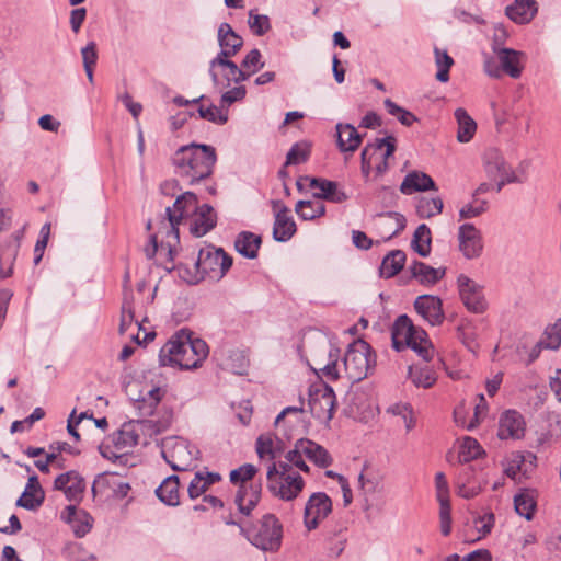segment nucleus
<instances>
[{"label": "nucleus", "mask_w": 561, "mask_h": 561, "mask_svg": "<svg viewBox=\"0 0 561 561\" xmlns=\"http://www.w3.org/2000/svg\"><path fill=\"white\" fill-rule=\"evenodd\" d=\"M70 476L69 485H67V499L69 501H77L84 491V480L77 471L73 470L70 471Z\"/></svg>", "instance_id": "nucleus-55"}, {"label": "nucleus", "mask_w": 561, "mask_h": 561, "mask_svg": "<svg viewBox=\"0 0 561 561\" xmlns=\"http://www.w3.org/2000/svg\"><path fill=\"white\" fill-rule=\"evenodd\" d=\"M485 205H486V202H484V201L466 204L459 210L460 220L470 219V218L480 216L481 214H483L485 211V209H486Z\"/></svg>", "instance_id": "nucleus-58"}, {"label": "nucleus", "mask_w": 561, "mask_h": 561, "mask_svg": "<svg viewBox=\"0 0 561 561\" xmlns=\"http://www.w3.org/2000/svg\"><path fill=\"white\" fill-rule=\"evenodd\" d=\"M472 469L471 467H467L463 469L461 473H459L457 479V494L463 499H472L478 495L482 486L480 483H476L471 481Z\"/></svg>", "instance_id": "nucleus-38"}, {"label": "nucleus", "mask_w": 561, "mask_h": 561, "mask_svg": "<svg viewBox=\"0 0 561 561\" xmlns=\"http://www.w3.org/2000/svg\"><path fill=\"white\" fill-rule=\"evenodd\" d=\"M311 413L317 419L331 420L335 410V394L331 387L324 386L317 391L309 400Z\"/></svg>", "instance_id": "nucleus-19"}, {"label": "nucleus", "mask_w": 561, "mask_h": 561, "mask_svg": "<svg viewBox=\"0 0 561 561\" xmlns=\"http://www.w3.org/2000/svg\"><path fill=\"white\" fill-rule=\"evenodd\" d=\"M507 37H508V33L503 25L499 24V25L494 26L493 38H492V50L494 54L500 51L501 49H506V47H504V44H505Z\"/></svg>", "instance_id": "nucleus-64"}, {"label": "nucleus", "mask_w": 561, "mask_h": 561, "mask_svg": "<svg viewBox=\"0 0 561 561\" xmlns=\"http://www.w3.org/2000/svg\"><path fill=\"white\" fill-rule=\"evenodd\" d=\"M385 107L390 115L396 116L404 126H411L417 119L413 113L402 108L390 99L385 100Z\"/></svg>", "instance_id": "nucleus-51"}, {"label": "nucleus", "mask_w": 561, "mask_h": 561, "mask_svg": "<svg viewBox=\"0 0 561 561\" xmlns=\"http://www.w3.org/2000/svg\"><path fill=\"white\" fill-rule=\"evenodd\" d=\"M186 220L190 232L195 237H203L213 230L217 222V215L208 204L198 206L197 197L192 192H185L178 196L172 207L165 208L161 217L162 229L168 240H162V248L165 245L169 253L180 243L179 225Z\"/></svg>", "instance_id": "nucleus-1"}, {"label": "nucleus", "mask_w": 561, "mask_h": 561, "mask_svg": "<svg viewBox=\"0 0 561 561\" xmlns=\"http://www.w3.org/2000/svg\"><path fill=\"white\" fill-rule=\"evenodd\" d=\"M371 368L370 346L363 340L351 344L343 358V371L351 382H357L367 377Z\"/></svg>", "instance_id": "nucleus-11"}, {"label": "nucleus", "mask_w": 561, "mask_h": 561, "mask_svg": "<svg viewBox=\"0 0 561 561\" xmlns=\"http://www.w3.org/2000/svg\"><path fill=\"white\" fill-rule=\"evenodd\" d=\"M206 342L193 337L186 330H180L161 347L159 362L161 366H178L181 369H194L208 356Z\"/></svg>", "instance_id": "nucleus-2"}, {"label": "nucleus", "mask_w": 561, "mask_h": 561, "mask_svg": "<svg viewBox=\"0 0 561 561\" xmlns=\"http://www.w3.org/2000/svg\"><path fill=\"white\" fill-rule=\"evenodd\" d=\"M220 365L224 369L237 375H243L249 367V359L244 351L229 348L221 353Z\"/></svg>", "instance_id": "nucleus-31"}, {"label": "nucleus", "mask_w": 561, "mask_h": 561, "mask_svg": "<svg viewBox=\"0 0 561 561\" xmlns=\"http://www.w3.org/2000/svg\"><path fill=\"white\" fill-rule=\"evenodd\" d=\"M443 201L440 197H421L416 204V213L421 218H431L442 213Z\"/></svg>", "instance_id": "nucleus-42"}, {"label": "nucleus", "mask_w": 561, "mask_h": 561, "mask_svg": "<svg viewBox=\"0 0 561 561\" xmlns=\"http://www.w3.org/2000/svg\"><path fill=\"white\" fill-rule=\"evenodd\" d=\"M134 322V310L129 296L126 294L124 297L119 323V333L124 334Z\"/></svg>", "instance_id": "nucleus-56"}, {"label": "nucleus", "mask_w": 561, "mask_h": 561, "mask_svg": "<svg viewBox=\"0 0 561 561\" xmlns=\"http://www.w3.org/2000/svg\"><path fill=\"white\" fill-rule=\"evenodd\" d=\"M332 512V500L324 492L312 493L305 504L304 526L308 531L314 530Z\"/></svg>", "instance_id": "nucleus-14"}, {"label": "nucleus", "mask_w": 561, "mask_h": 561, "mask_svg": "<svg viewBox=\"0 0 561 561\" xmlns=\"http://www.w3.org/2000/svg\"><path fill=\"white\" fill-rule=\"evenodd\" d=\"M457 286L461 301L470 312L483 313L486 310L483 289L477 282L461 274L457 277Z\"/></svg>", "instance_id": "nucleus-15"}, {"label": "nucleus", "mask_w": 561, "mask_h": 561, "mask_svg": "<svg viewBox=\"0 0 561 561\" xmlns=\"http://www.w3.org/2000/svg\"><path fill=\"white\" fill-rule=\"evenodd\" d=\"M358 485L364 495L373 494L380 486V479L376 476L360 473L358 476Z\"/></svg>", "instance_id": "nucleus-57"}, {"label": "nucleus", "mask_w": 561, "mask_h": 561, "mask_svg": "<svg viewBox=\"0 0 561 561\" xmlns=\"http://www.w3.org/2000/svg\"><path fill=\"white\" fill-rule=\"evenodd\" d=\"M515 511L526 519H531L536 507L534 496L528 491L520 492L514 497Z\"/></svg>", "instance_id": "nucleus-43"}, {"label": "nucleus", "mask_w": 561, "mask_h": 561, "mask_svg": "<svg viewBox=\"0 0 561 561\" xmlns=\"http://www.w3.org/2000/svg\"><path fill=\"white\" fill-rule=\"evenodd\" d=\"M257 472L255 466L251 463L242 465L241 467L231 470L230 472V481L234 484H249L253 482L252 479Z\"/></svg>", "instance_id": "nucleus-52"}, {"label": "nucleus", "mask_w": 561, "mask_h": 561, "mask_svg": "<svg viewBox=\"0 0 561 561\" xmlns=\"http://www.w3.org/2000/svg\"><path fill=\"white\" fill-rule=\"evenodd\" d=\"M435 64L438 68L436 79L439 82H447L449 80V69L454 65L453 58L447 54L446 50L439 48L434 49Z\"/></svg>", "instance_id": "nucleus-46"}, {"label": "nucleus", "mask_w": 561, "mask_h": 561, "mask_svg": "<svg viewBox=\"0 0 561 561\" xmlns=\"http://www.w3.org/2000/svg\"><path fill=\"white\" fill-rule=\"evenodd\" d=\"M216 160L214 147L195 142L180 147L172 158L175 173L190 185L210 176Z\"/></svg>", "instance_id": "nucleus-3"}, {"label": "nucleus", "mask_w": 561, "mask_h": 561, "mask_svg": "<svg viewBox=\"0 0 561 561\" xmlns=\"http://www.w3.org/2000/svg\"><path fill=\"white\" fill-rule=\"evenodd\" d=\"M255 449L261 460L273 461L285 451L286 443L275 434L265 433L257 437Z\"/></svg>", "instance_id": "nucleus-22"}, {"label": "nucleus", "mask_w": 561, "mask_h": 561, "mask_svg": "<svg viewBox=\"0 0 561 561\" xmlns=\"http://www.w3.org/2000/svg\"><path fill=\"white\" fill-rule=\"evenodd\" d=\"M230 57H215L209 64V73L217 88H228L231 82H242L249 78V73L229 60Z\"/></svg>", "instance_id": "nucleus-12"}, {"label": "nucleus", "mask_w": 561, "mask_h": 561, "mask_svg": "<svg viewBox=\"0 0 561 561\" xmlns=\"http://www.w3.org/2000/svg\"><path fill=\"white\" fill-rule=\"evenodd\" d=\"M539 345L553 351L561 346V319L547 327Z\"/></svg>", "instance_id": "nucleus-44"}, {"label": "nucleus", "mask_w": 561, "mask_h": 561, "mask_svg": "<svg viewBox=\"0 0 561 561\" xmlns=\"http://www.w3.org/2000/svg\"><path fill=\"white\" fill-rule=\"evenodd\" d=\"M405 253L401 250H393L388 253L382 260L380 266V274L386 278L393 277L397 275L404 265Z\"/></svg>", "instance_id": "nucleus-37"}, {"label": "nucleus", "mask_w": 561, "mask_h": 561, "mask_svg": "<svg viewBox=\"0 0 561 561\" xmlns=\"http://www.w3.org/2000/svg\"><path fill=\"white\" fill-rule=\"evenodd\" d=\"M411 274L423 285H434L445 275V268H434L423 262L410 266Z\"/></svg>", "instance_id": "nucleus-35"}, {"label": "nucleus", "mask_w": 561, "mask_h": 561, "mask_svg": "<svg viewBox=\"0 0 561 561\" xmlns=\"http://www.w3.org/2000/svg\"><path fill=\"white\" fill-rule=\"evenodd\" d=\"M301 348L306 354L309 366L320 376L330 381L342 377L339 366L340 350L331 344L329 339L313 332L302 340Z\"/></svg>", "instance_id": "nucleus-4"}, {"label": "nucleus", "mask_w": 561, "mask_h": 561, "mask_svg": "<svg viewBox=\"0 0 561 561\" xmlns=\"http://www.w3.org/2000/svg\"><path fill=\"white\" fill-rule=\"evenodd\" d=\"M481 451V446L477 439L472 437H465L458 454L459 461L467 463L480 456Z\"/></svg>", "instance_id": "nucleus-47"}, {"label": "nucleus", "mask_w": 561, "mask_h": 561, "mask_svg": "<svg viewBox=\"0 0 561 561\" xmlns=\"http://www.w3.org/2000/svg\"><path fill=\"white\" fill-rule=\"evenodd\" d=\"M62 518L70 525L78 538L85 536L91 530L92 518L83 510H77L75 506L69 505L65 508Z\"/></svg>", "instance_id": "nucleus-26"}, {"label": "nucleus", "mask_w": 561, "mask_h": 561, "mask_svg": "<svg viewBox=\"0 0 561 561\" xmlns=\"http://www.w3.org/2000/svg\"><path fill=\"white\" fill-rule=\"evenodd\" d=\"M310 156V146L308 142L295 144L286 156L285 167L291 164H300L308 160Z\"/></svg>", "instance_id": "nucleus-49"}, {"label": "nucleus", "mask_w": 561, "mask_h": 561, "mask_svg": "<svg viewBox=\"0 0 561 561\" xmlns=\"http://www.w3.org/2000/svg\"><path fill=\"white\" fill-rule=\"evenodd\" d=\"M180 482L178 476H170L156 490V494L161 502L170 506H176L180 503L179 493Z\"/></svg>", "instance_id": "nucleus-34"}, {"label": "nucleus", "mask_w": 561, "mask_h": 561, "mask_svg": "<svg viewBox=\"0 0 561 561\" xmlns=\"http://www.w3.org/2000/svg\"><path fill=\"white\" fill-rule=\"evenodd\" d=\"M526 422L520 412L508 409L499 419L497 436L500 439H520L525 435Z\"/></svg>", "instance_id": "nucleus-17"}, {"label": "nucleus", "mask_w": 561, "mask_h": 561, "mask_svg": "<svg viewBox=\"0 0 561 561\" xmlns=\"http://www.w3.org/2000/svg\"><path fill=\"white\" fill-rule=\"evenodd\" d=\"M262 55L259 49L254 48L248 53L241 62V69L249 73V77L257 72L264 67V62L261 60Z\"/></svg>", "instance_id": "nucleus-53"}, {"label": "nucleus", "mask_w": 561, "mask_h": 561, "mask_svg": "<svg viewBox=\"0 0 561 561\" xmlns=\"http://www.w3.org/2000/svg\"><path fill=\"white\" fill-rule=\"evenodd\" d=\"M261 243L262 240L260 236L250 231H242L234 241V248L244 257L255 259Z\"/></svg>", "instance_id": "nucleus-33"}, {"label": "nucleus", "mask_w": 561, "mask_h": 561, "mask_svg": "<svg viewBox=\"0 0 561 561\" xmlns=\"http://www.w3.org/2000/svg\"><path fill=\"white\" fill-rule=\"evenodd\" d=\"M310 186L319 188L320 193H316L317 198L327 199L333 203H342L346 201L347 196L343 191L337 188V184L333 181L324 179H310Z\"/></svg>", "instance_id": "nucleus-32"}, {"label": "nucleus", "mask_w": 561, "mask_h": 561, "mask_svg": "<svg viewBox=\"0 0 561 561\" xmlns=\"http://www.w3.org/2000/svg\"><path fill=\"white\" fill-rule=\"evenodd\" d=\"M431 230L425 225H420L414 231L412 239V248L415 252H417L421 256L426 257L431 252Z\"/></svg>", "instance_id": "nucleus-40"}, {"label": "nucleus", "mask_w": 561, "mask_h": 561, "mask_svg": "<svg viewBox=\"0 0 561 561\" xmlns=\"http://www.w3.org/2000/svg\"><path fill=\"white\" fill-rule=\"evenodd\" d=\"M524 461H525V456L524 455H522L519 453L513 454L507 459V465H506V468H505L506 476L512 478V479H516L517 474L522 470V466H523Z\"/></svg>", "instance_id": "nucleus-60"}, {"label": "nucleus", "mask_w": 561, "mask_h": 561, "mask_svg": "<svg viewBox=\"0 0 561 561\" xmlns=\"http://www.w3.org/2000/svg\"><path fill=\"white\" fill-rule=\"evenodd\" d=\"M295 232L296 224L289 215V209L286 206H282L275 215L273 238L278 242H286L291 239Z\"/></svg>", "instance_id": "nucleus-27"}, {"label": "nucleus", "mask_w": 561, "mask_h": 561, "mask_svg": "<svg viewBox=\"0 0 561 561\" xmlns=\"http://www.w3.org/2000/svg\"><path fill=\"white\" fill-rule=\"evenodd\" d=\"M537 13V3L535 0H515L506 8V15L518 24L530 22Z\"/></svg>", "instance_id": "nucleus-30"}, {"label": "nucleus", "mask_w": 561, "mask_h": 561, "mask_svg": "<svg viewBox=\"0 0 561 561\" xmlns=\"http://www.w3.org/2000/svg\"><path fill=\"white\" fill-rule=\"evenodd\" d=\"M409 378L419 388H431L436 382L435 373L427 367H409Z\"/></svg>", "instance_id": "nucleus-41"}, {"label": "nucleus", "mask_w": 561, "mask_h": 561, "mask_svg": "<svg viewBox=\"0 0 561 561\" xmlns=\"http://www.w3.org/2000/svg\"><path fill=\"white\" fill-rule=\"evenodd\" d=\"M295 211L304 220H312L324 215L325 206L319 201H299Z\"/></svg>", "instance_id": "nucleus-39"}, {"label": "nucleus", "mask_w": 561, "mask_h": 561, "mask_svg": "<svg viewBox=\"0 0 561 561\" xmlns=\"http://www.w3.org/2000/svg\"><path fill=\"white\" fill-rule=\"evenodd\" d=\"M248 540L265 552H277L282 546L283 525L273 514H265L257 525L247 530Z\"/></svg>", "instance_id": "nucleus-8"}, {"label": "nucleus", "mask_w": 561, "mask_h": 561, "mask_svg": "<svg viewBox=\"0 0 561 561\" xmlns=\"http://www.w3.org/2000/svg\"><path fill=\"white\" fill-rule=\"evenodd\" d=\"M162 229V222L159 221V227L157 231L150 237L149 244L145 248V254L148 259H152L156 253L160 251H165L168 255L172 256L173 253H169L168 248L164 245L162 248V240L165 242L168 240L165 232L160 233V230ZM175 251V248L172 252Z\"/></svg>", "instance_id": "nucleus-48"}, {"label": "nucleus", "mask_w": 561, "mask_h": 561, "mask_svg": "<svg viewBox=\"0 0 561 561\" xmlns=\"http://www.w3.org/2000/svg\"><path fill=\"white\" fill-rule=\"evenodd\" d=\"M231 265L232 259L222 249H216L211 245L202 248L194 264L195 274L187 282L196 284L205 277L219 280L226 275Z\"/></svg>", "instance_id": "nucleus-6"}, {"label": "nucleus", "mask_w": 561, "mask_h": 561, "mask_svg": "<svg viewBox=\"0 0 561 561\" xmlns=\"http://www.w3.org/2000/svg\"><path fill=\"white\" fill-rule=\"evenodd\" d=\"M454 115L458 124L457 140L461 144L469 142L477 131L476 122L462 107L457 108Z\"/></svg>", "instance_id": "nucleus-36"}, {"label": "nucleus", "mask_w": 561, "mask_h": 561, "mask_svg": "<svg viewBox=\"0 0 561 561\" xmlns=\"http://www.w3.org/2000/svg\"><path fill=\"white\" fill-rule=\"evenodd\" d=\"M304 458L309 459L320 468H327L332 463V457L328 450L321 445L307 438H300L295 443L291 450L285 455V459L304 472H309L310 468Z\"/></svg>", "instance_id": "nucleus-9"}, {"label": "nucleus", "mask_w": 561, "mask_h": 561, "mask_svg": "<svg viewBox=\"0 0 561 561\" xmlns=\"http://www.w3.org/2000/svg\"><path fill=\"white\" fill-rule=\"evenodd\" d=\"M218 43L220 53L216 57H232L242 47L243 39L228 23H221L218 27Z\"/></svg>", "instance_id": "nucleus-23"}, {"label": "nucleus", "mask_w": 561, "mask_h": 561, "mask_svg": "<svg viewBox=\"0 0 561 561\" xmlns=\"http://www.w3.org/2000/svg\"><path fill=\"white\" fill-rule=\"evenodd\" d=\"M392 345L397 351L404 346L412 348L424 360L430 362L434 355V348L427 337V333L412 324L408 316H400L392 328Z\"/></svg>", "instance_id": "nucleus-5"}, {"label": "nucleus", "mask_w": 561, "mask_h": 561, "mask_svg": "<svg viewBox=\"0 0 561 561\" xmlns=\"http://www.w3.org/2000/svg\"><path fill=\"white\" fill-rule=\"evenodd\" d=\"M276 469L274 466L267 467V486L270 491L283 501L295 500L304 490L305 481L300 474L276 477L274 479Z\"/></svg>", "instance_id": "nucleus-13"}, {"label": "nucleus", "mask_w": 561, "mask_h": 561, "mask_svg": "<svg viewBox=\"0 0 561 561\" xmlns=\"http://www.w3.org/2000/svg\"><path fill=\"white\" fill-rule=\"evenodd\" d=\"M495 517L493 513H485L474 518L473 525L481 537L489 535L494 526Z\"/></svg>", "instance_id": "nucleus-59"}, {"label": "nucleus", "mask_w": 561, "mask_h": 561, "mask_svg": "<svg viewBox=\"0 0 561 561\" xmlns=\"http://www.w3.org/2000/svg\"><path fill=\"white\" fill-rule=\"evenodd\" d=\"M262 485L260 482H250L249 484H240L236 495V503L240 513L249 515L257 505L261 499Z\"/></svg>", "instance_id": "nucleus-25"}, {"label": "nucleus", "mask_w": 561, "mask_h": 561, "mask_svg": "<svg viewBox=\"0 0 561 561\" xmlns=\"http://www.w3.org/2000/svg\"><path fill=\"white\" fill-rule=\"evenodd\" d=\"M83 68L95 67L98 61V50L95 42H90L81 49Z\"/></svg>", "instance_id": "nucleus-62"}, {"label": "nucleus", "mask_w": 561, "mask_h": 561, "mask_svg": "<svg viewBox=\"0 0 561 561\" xmlns=\"http://www.w3.org/2000/svg\"><path fill=\"white\" fill-rule=\"evenodd\" d=\"M248 24L253 34L257 36H263L271 30L270 18L265 14H257L254 10L249 12Z\"/></svg>", "instance_id": "nucleus-50"}, {"label": "nucleus", "mask_w": 561, "mask_h": 561, "mask_svg": "<svg viewBox=\"0 0 561 561\" xmlns=\"http://www.w3.org/2000/svg\"><path fill=\"white\" fill-rule=\"evenodd\" d=\"M414 308L431 325H439L445 319L443 302L437 296H419L414 301Z\"/></svg>", "instance_id": "nucleus-18"}, {"label": "nucleus", "mask_w": 561, "mask_h": 561, "mask_svg": "<svg viewBox=\"0 0 561 561\" xmlns=\"http://www.w3.org/2000/svg\"><path fill=\"white\" fill-rule=\"evenodd\" d=\"M482 168L485 178L494 183L496 192H501L506 184L524 183L526 175L517 174L506 161L504 154L494 147H490L482 153Z\"/></svg>", "instance_id": "nucleus-7"}, {"label": "nucleus", "mask_w": 561, "mask_h": 561, "mask_svg": "<svg viewBox=\"0 0 561 561\" xmlns=\"http://www.w3.org/2000/svg\"><path fill=\"white\" fill-rule=\"evenodd\" d=\"M387 412L391 413L392 415L401 417L408 432L414 428L416 420L413 413V409L409 403L397 402L394 404H391L387 409Z\"/></svg>", "instance_id": "nucleus-45"}, {"label": "nucleus", "mask_w": 561, "mask_h": 561, "mask_svg": "<svg viewBox=\"0 0 561 561\" xmlns=\"http://www.w3.org/2000/svg\"><path fill=\"white\" fill-rule=\"evenodd\" d=\"M337 147L342 152H354L360 146L363 136L351 124L336 125Z\"/></svg>", "instance_id": "nucleus-29"}, {"label": "nucleus", "mask_w": 561, "mask_h": 561, "mask_svg": "<svg viewBox=\"0 0 561 561\" xmlns=\"http://www.w3.org/2000/svg\"><path fill=\"white\" fill-rule=\"evenodd\" d=\"M426 191H437V186L428 174L421 171L409 172L400 185V192L404 195Z\"/></svg>", "instance_id": "nucleus-24"}, {"label": "nucleus", "mask_w": 561, "mask_h": 561, "mask_svg": "<svg viewBox=\"0 0 561 561\" xmlns=\"http://www.w3.org/2000/svg\"><path fill=\"white\" fill-rule=\"evenodd\" d=\"M497 60L501 65L502 71L507 73L511 78L517 79L523 72V58L522 51L506 48L495 53Z\"/></svg>", "instance_id": "nucleus-28"}, {"label": "nucleus", "mask_w": 561, "mask_h": 561, "mask_svg": "<svg viewBox=\"0 0 561 561\" xmlns=\"http://www.w3.org/2000/svg\"><path fill=\"white\" fill-rule=\"evenodd\" d=\"M45 500V492L42 488L38 477L32 474L22 492L21 496L16 500L15 505L27 511L38 510Z\"/></svg>", "instance_id": "nucleus-21"}, {"label": "nucleus", "mask_w": 561, "mask_h": 561, "mask_svg": "<svg viewBox=\"0 0 561 561\" xmlns=\"http://www.w3.org/2000/svg\"><path fill=\"white\" fill-rule=\"evenodd\" d=\"M141 422L130 421L124 423L122 427L112 435V443L116 449V455H124L134 448L139 440V427Z\"/></svg>", "instance_id": "nucleus-20"}, {"label": "nucleus", "mask_w": 561, "mask_h": 561, "mask_svg": "<svg viewBox=\"0 0 561 561\" xmlns=\"http://www.w3.org/2000/svg\"><path fill=\"white\" fill-rule=\"evenodd\" d=\"M161 454L173 470L185 471L197 459L199 450L184 438L167 437L162 440Z\"/></svg>", "instance_id": "nucleus-10"}, {"label": "nucleus", "mask_w": 561, "mask_h": 561, "mask_svg": "<svg viewBox=\"0 0 561 561\" xmlns=\"http://www.w3.org/2000/svg\"><path fill=\"white\" fill-rule=\"evenodd\" d=\"M376 150L385 148L383 161H387L396 151L397 140L393 136H387L386 138L376 139L374 142Z\"/></svg>", "instance_id": "nucleus-63"}, {"label": "nucleus", "mask_w": 561, "mask_h": 561, "mask_svg": "<svg viewBox=\"0 0 561 561\" xmlns=\"http://www.w3.org/2000/svg\"><path fill=\"white\" fill-rule=\"evenodd\" d=\"M208 490V486L206 485V482L201 473H195L194 478L188 484L187 493L188 496L194 500L198 496H201L203 493H205Z\"/></svg>", "instance_id": "nucleus-61"}, {"label": "nucleus", "mask_w": 561, "mask_h": 561, "mask_svg": "<svg viewBox=\"0 0 561 561\" xmlns=\"http://www.w3.org/2000/svg\"><path fill=\"white\" fill-rule=\"evenodd\" d=\"M198 114L202 118L217 124H225L228 121L227 111H222L215 105H199Z\"/></svg>", "instance_id": "nucleus-54"}, {"label": "nucleus", "mask_w": 561, "mask_h": 561, "mask_svg": "<svg viewBox=\"0 0 561 561\" xmlns=\"http://www.w3.org/2000/svg\"><path fill=\"white\" fill-rule=\"evenodd\" d=\"M458 242L459 251L466 259H478L482 254V233L472 224H463L458 228Z\"/></svg>", "instance_id": "nucleus-16"}]
</instances>
